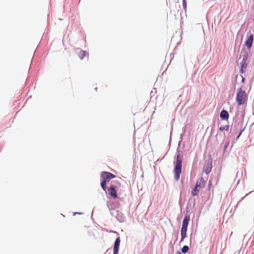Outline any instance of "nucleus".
<instances>
[{"label":"nucleus","instance_id":"f257e3e1","mask_svg":"<svg viewBox=\"0 0 254 254\" xmlns=\"http://www.w3.org/2000/svg\"><path fill=\"white\" fill-rule=\"evenodd\" d=\"M248 95L246 92L243 90L242 87L237 89L236 93V100L239 105L244 104L247 100Z\"/></svg>","mask_w":254,"mask_h":254},{"label":"nucleus","instance_id":"f03ea898","mask_svg":"<svg viewBox=\"0 0 254 254\" xmlns=\"http://www.w3.org/2000/svg\"><path fill=\"white\" fill-rule=\"evenodd\" d=\"M120 186L121 183L120 182L115 181L111 182L110 187L108 188V193L113 198L116 199L118 197L116 188Z\"/></svg>","mask_w":254,"mask_h":254},{"label":"nucleus","instance_id":"7ed1b4c3","mask_svg":"<svg viewBox=\"0 0 254 254\" xmlns=\"http://www.w3.org/2000/svg\"><path fill=\"white\" fill-rule=\"evenodd\" d=\"M182 167V158L180 154L178 153L176 157V164L174 168V175L175 179L178 180L180 177V175L181 172Z\"/></svg>","mask_w":254,"mask_h":254},{"label":"nucleus","instance_id":"20e7f679","mask_svg":"<svg viewBox=\"0 0 254 254\" xmlns=\"http://www.w3.org/2000/svg\"><path fill=\"white\" fill-rule=\"evenodd\" d=\"M190 217L189 216H185L184 218V219L183 220L182 223V226L181 230V242L183 241L184 239L187 236V227L188 225L189 222L190 221Z\"/></svg>","mask_w":254,"mask_h":254},{"label":"nucleus","instance_id":"39448f33","mask_svg":"<svg viewBox=\"0 0 254 254\" xmlns=\"http://www.w3.org/2000/svg\"><path fill=\"white\" fill-rule=\"evenodd\" d=\"M116 177V176L112 173L107 172V171H103L101 174V180L108 182L109 181Z\"/></svg>","mask_w":254,"mask_h":254},{"label":"nucleus","instance_id":"423d86ee","mask_svg":"<svg viewBox=\"0 0 254 254\" xmlns=\"http://www.w3.org/2000/svg\"><path fill=\"white\" fill-rule=\"evenodd\" d=\"M247 58L246 57H244L242 62L241 63L240 72L241 73L245 72V71L247 68V67L248 65V64L247 63Z\"/></svg>","mask_w":254,"mask_h":254},{"label":"nucleus","instance_id":"0eeeda50","mask_svg":"<svg viewBox=\"0 0 254 254\" xmlns=\"http://www.w3.org/2000/svg\"><path fill=\"white\" fill-rule=\"evenodd\" d=\"M120 238L119 237H118L114 243V249H113V253L114 254H117L119 250V248L120 246Z\"/></svg>","mask_w":254,"mask_h":254},{"label":"nucleus","instance_id":"6e6552de","mask_svg":"<svg viewBox=\"0 0 254 254\" xmlns=\"http://www.w3.org/2000/svg\"><path fill=\"white\" fill-rule=\"evenodd\" d=\"M206 182L203 178H199L196 182V186H197L199 189H201L204 187Z\"/></svg>","mask_w":254,"mask_h":254},{"label":"nucleus","instance_id":"1a4fd4ad","mask_svg":"<svg viewBox=\"0 0 254 254\" xmlns=\"http://www.w3.org/2000/svg\"><path fill=\"white\" fill-rule=\"evenodd\" d=\"M253 40V36L251 34L248 37L247 40L245 42V45L248 48H250L252 46V43Z\"/></svg>","mask_w":254,"mask_h":254},{"label":"nucleus","instance_id":"9d476101","mask_svg":"<svg viewBox=\"0 0 254 254\" xmlns=\"http://www.w3.org/2000/svg\"><path fill=\"white\" fill-rule=\"evenodd\" d=\"M220 117L224 120H227L229 118V114L228 112L225 110H223L220 113Z\"/></svg>","mask_w":254,"mask_h":254},{"label":"nucleus","instance_id":"9b49d317","mask_svg":"<svg viewBox=\"0 0 254 254\" xmlns=\"http://www.w3.org/2000/svg\"><path fill=\"white\" fill-rule=\"evenodd\" d=\"M200 189H199L197 186L195 185L194 188L192 191V195L193 196L197 195Z\"/></svg>","mask_w":254,"mask_h":254},{"label":"nucleus","instance_id":"f8f14e48","mask_svg":"<svg viewBox=\"0 0 254 254\" xmlns=\"http://www.w3.org/2000/svg\"><path fill=\"white\" fill-rule=\"evenodd\" d=\"M107 183V182H105V181L101 180V187L103 189V190H104L105 191H106V188H107V186H106Z\"/></svg>","mask_w":254,"mask_h":254},{"label":"nucleus","instance_id":"ddd939ff","mask_svg":"<svg viewBox=\"0 0 254 254\" xmlns=\"http://www.w3.org/2000/svg\"><path fill=\"white\" fill-rule=\"evenodd\" d=\"M219 129L220 131L228 130L229 129V126L225 125V126H221L219 127Z\"/></svg>","mask_w":254,"mask_h":254},{"label":"nucleus","instance_id":"4468645a","mask_svg":"<svg viewBox=\"0 0 254 254\" xmlns=\"http://www.w3.org/2000/svg\"><path fill=\"white\" fill-rule=\"evenodd\" d=\"M80 53L81 54V59H82L84 57L87 56L88 55V52L85 51H81Z\"/></svg>","mask_w":254,"mask_h":254},{"label":"nucleus","instance_id":"2eb2a0df","mask_svg":"<svg viewBox=\"0 0 254 254\" xmlns=\"http://www.w3.org/2000/svg\"><path fill=\"white\" fill-rule=\"evenodd\" d=\"M189 250V248L187 246H184L182 248V252L183 253H186Z\"/></svg>","mask_w":254,"mask_h":254},{"label":"nucleus","instance_id":"dca6fc26","mask_svg":"<svg viewBox=\"0 0 254 254\" xmlns=\"http://www.w3.org/2000/svg\"><path fill=\"white\" fill-rule=\"evenodd\" d=\"M183 7L184 10L186 9L187 8V2L186 0L183 1Z\"/></svg>","mask_w":254,"mask_h":254},{"label":"nucleus","instance_id":"f3484780","mask_svg":"<svg viewBox=\"0 0 254 254\" xmlns=\"http://www.w3.org/2000/svg\"><path fill=\"white\" fill-rule=\"evenodd\" d=\"M241 78H242V79H241L242 82L244 83L245 81V78L243 76H241Z\"/></svg>","mask_w":254,"mask_h":254},{"label":"nucleus","instance_id":"a211bd4d","mask_svg":"<svg viewBox=\"0 0 254 254\" xmlns=\"http://www.w3.org/2000/svg\"><path fill=\"white\" fill-rule=\"evenodd\" d=\"M242 132V131H241L240 132V133L239 134V135H238V136H237V138H238L240 136V135H241V134Z\"/></svg>","mask_w":254,"mask_h":254},{"label":"nucleus","instance_id":"6ab92c4d","mask_svg":"<svg viewBox=\"0 0 254 254\" xmlns=\"http://www.w3.org/2000/svg\"><path fill=\"white\" fill-rule=\"evenodd\" d=\"M210 170H207V171H206V173L207 174V173H208L209 172H210Z\"/></svg>","mask_w":254,"mask_h":254},{"label":"nucleus","instance_id":"aec40b11","mask_svg":"<svg viewBox=\"0 0 254 254\" xmlns=\"http://www.w3.org/2000/svg\"><path fill=\"white\" fill-rule=\"evenodd\" d=\"M176 254H181L180 252H178Z\"/></svg>","mask_w":254,"mask_h":254}]
</instances>
